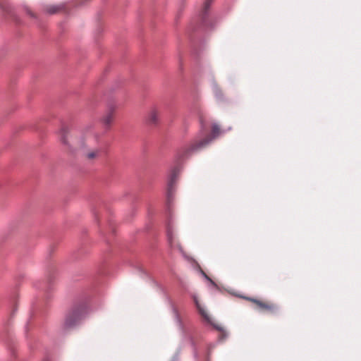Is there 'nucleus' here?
Segmentation results:
<instances>
[{"label": "nucleus", "instance_id": "obj_1", "mask_svg": "<svg viewBox=\"0 0 361 361\" xmlns=\"http://www.w3.org/2000/svg\"><path fill=\"white\" fill-rule=\"evenodd\" d=\"M221 133L219 126L216 123L212 125V135H209L202 140L192 145L188 149L183 152H178L176 155L174 166H173L169 172L167 177V192H166V212L168 215L166 222V235L168 243L171 247L173 246V235L171 226V207L173 200V195L175 192V185L176 183L178 177L181 171V160L185 156V154L189 152H195L202 149L209 145L214 139Z\"/></svg>", "mask_w": 361, "mask_h": 361}, {"label": "nucleus", "instance_id": "obj_2", "mask_svg": "<svg viewBox=\"0 0 361 361\" xmlns=\"http://www.w3.org/2000/svg\"><path fill=\"white\" fill-rule=\"evenodd\" d=\"M87 313L88 308L86 302L75 306L66 317L65 327H75L85 318Z\"/></svg>", "mask_w": 361, "mask_h": 361}, {"label": "nucleus", "instance_id": "obj_3", "mask_svg": "<svg viewBox=\"0 0 361 361\" xmlns=\"http://www.w3.org/2000/svg\"><path fill=\"white\" fill-rule=\"evenodd\" d=\"M194 302L195 304V306L199 312V313L201 314V316L212 326H214V328L219 331L221 332V334L220 335L219 339L220 341H222L227 338L228 334L226 331L223 329L222 327H221L219 325L214 324L210 318V317L208 315L205 310L201 306L200 304L197 297L196 295H192Z\"/></svg>", "mask_w": 361, "mask_h": 361}, {"label": "nucleus", "instance_id": "obj_4", "mask_svg": "<svg viewBox=\"0 0 361 361\" xmlns=\"http://www.w3.org/2000/svg\"><path fill=\"white\" fill-rule=\"evenodd\" d=\"M213 0H206L204 3L203 10L202 13L201 21L202 25L204 27H212V23L209 20L208 11Z\"/></svg>", "mask_w": 361, "mask_h": 361}, {"label": "nucleus", "instance_id": "obj_5", "mask_svg": "<svg viewBox=\"0 0 361 361\" xmlns=\"http://www.w3.org/2000/svg\"><path fill=\"white\" fill-rule=\"evenodd\" d=\"M69 133V127L66 125H63L59 130L60 140L63 145H66L71 149V145L68 140Z\"/></svg>", "mask_w": 361, "mask_h": 361}, {"label": "nucleus", "instance_id": "obj_6", "mask_svg": "<svg viewBox=\"0 0 361 361\" xmlns=\"http://www.w3.org/2000/svg\"><path fill=\"white\" fill-rule=\"evenodd\" d=\"M114 109L113 107H111L109 109V111L103 116L102 118V122L105 128L108 129L109 128L113 119H114Z\"/></svg>", "mask_w": 361, "mask_h": 361}, {"label": "nucleus", "instance_id": "obj_7", "mask_svg": "<svg viewBox=\"0 0 361 361\" xmlns=\"http://www.w3.org/2000/svg\"><path fill=\"white\" fill-rule=\"evenodd\" d=\"M159 120V114L156 108H153L147 116V123L150 125H157Z\"/></svg>", "mask_w": 361, "mask_h": 361}, {"label": "nucleus", "instance_id": "obj_8", "mask_svg": "<svg viewBox=\"0 0 361 361\" xmlns=\"http://www.w3.org/2000/svg\"><path fill=\"white\" fill-rule=\"evenodd\" d=\"M63 8V5H52V6H48L45 8V12H47L49 14H54L60 11H61Z\"/></svg>", "mask_w": 361, "mask_h": 361}, {"label": "nucleus", "instance_id": "obj_9", "mask_svg": "<svg viewBox=\"0 0 361 361\" xmlns=\"http://www.w3.org/2000/svg\"><path fill=\"white\" fill-rule=\"evenodd\" d=\"M0 8L7 13L11 12V6L8 0H0Z\"/></svg>", "mask_w": 361, "mask_h": 361}, {"label": "nucleus", "instance_id": "obj_10", "mask_svg": "<svg viewBox=\"0 0 361 361\" xmlns=\"http://www.w3.org/2000/svg\"><path fill=\"white\" fill-rule=\"evenodd\" d=\"M200 272L202 274V276L209 283L212 287L216 289L219 288L217 284L210 277H209L202 269H200Z\"/></svg>", "mask_w": 361, "mask_h": 361}, {"label": "nucleus", "instance_id": "obj_11", "mask_svg": "<svg viewBox=\"0 0 361 361\" xmlns=\"http://www.w3.org/2000/svg\"><path fill=\"white\" fill-rule=\"evenodd\" d=\"M171 307H172V310H173V314H174L176 322L179 325L180 328L182 329L183 328V324H182L180 317L179 316L178 312L177 309L173 305H171Z\"/></svg>", "mask_w": 361, "mask_h": 361}, {"label": "nucleus", "instance_id": "obj_12", "mask_svg": "<svg viewBox=\"0 0 361 361\" xmlns=\"http://www.w3.org/2000/svg\"><path fill=\"white\" fill-rule=\"evenodd\" d=\"M200 131L202 133H205L207 130V123L204 121L203 116L202 115L200 116Z\"/></svg>", "mask_w": 361, "mask_h": 361}, {"label": "nucleus", "instance_id": "obj_13", "mask_svg": "<svg viewBox=\"0 0 361 361\" xmlns=\"http://www.w3.org/2000/svg\"><path fill=\"white\" fill-rule=\"evenodd\" d=\"M212 89H213V91H214V93L216 96V97L217 99H220L221 96V91L219 89V87H217L216 84L215 83H213V85H212Z\"/></svg>", "mask_w": 361, "mask_h": 361}, {"label": "nucleus", "instance_id": "obj_14", "mask_svg": "<svg viewBox=\"0 0 361 361\" xmlns=\"http://www.w3.org/2000/svg\"><path fill=\"white\" fill-rule=\"evenodd\" d=\"M255 302H256L260 307L265 308V309H270L271 307L262 303V302L257 300H252Z\"/></svg>", "mask_w": 361, "mask_h": 361}, {"label": "nucleus", "instance_id": "obj_15", "mask_svg": "<svg viewBox=\"0 0 361 361\" xmlns=\"http://www.w3.org/2000/svg\"><path fill=\"white\" fill-rule=\"evenodd\" d=\"M98 153V151L89 152L87 154V157L90 159H94L97 156Z\"/></svg>", "mask_w": 361, "mask_h": 361}, {"label": "nucleus", "instance_id": "obj_16", "mask_svg": "<svg viewBox=\"0 0 361 361\" xmlns=\"http://www.w3.org/2000/svg\"><path fill=\"white\" fill-rule=\"evenodd\" d=\"M192 346L194 348V349H193L194 357L195 358H197V357H198L197 351V350H196V348L195 347V344H194V342L192 341Z\"/></svg>", "mask_w": 361, "mask_h": 361}, {"label": "nucleus", "instance_id": "obj_17", "mask_svg": "<svg viewBox=\"0 0 361 361\" xmlns=\"http://www.w3.org/2000/svg\"><path fill=\"white\" fill-rule=\"evenodd\" d=\"M25 9L28 15H30L32 18H35V14L29 8H26Z\"/></svg>", "mask_w": 361, "mask_h": 361}, {"label": "nucleus", "instance_id": "obj_18", "mask_svg": "<svg viewBox=\"0 0 361 361\" xmlns=\"http://www.w3.org/2000/svg\"><path fill=\"white\" fill-rule=\"evenodd\" d=\"M138 271L140 272L141 274H147L142 268H139Z\"/></svg>", "mask_w": 361, "mask_h": 361}, {"label": "nucleus", "instance_id": "obj_19", "mask_svg": "<svg viewBox=\"0 0 361 361\" xmlns=\"http://www.w3.org/2000/svg\"><path fill=\"white\" fill-rule=\"evenodd\" d=\"M43 361H49V360L47 358V359H44Z\"/></svg>", "mask_w": 361, "mask_h": 361}]
</instances>
